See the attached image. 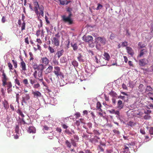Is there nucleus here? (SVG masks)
Instances as JSON below:
<instances>
[{"instance_id":"1","label":"nucleus","mask_w":153,"mask_h":153,"mask_svg":"<svg viewBox=\"0 0 153 153\" xmlns=\"http://www.w3.org/2000/svg\"><path fill=\"white\" fill-rule=\"evenodd\" d=\"M55 37L51 39L52 43L54 46L58 47L59 44V39L60 36L59 35V33H58L55 35Z\"/></svg>"},{"instance_id":"46","label":"nucleus","mask_w":153,"mask_h":153,"mask_svg":"<svg viewBox=\"0 0 153 153\" xmlns=\"http://www.w3.org/2000/svg\"><path fill=\"white\" fill-rule=\"evenodd\" d=\"M8 67L9 68L10 70H13V66L12 64L10 62H8Z\"/></svg>"},{"instance_id":"43","label":"nucleus","mask_w":153,"mask_h":153,"mask_svg":"<svg viewBox=\"0 0 153 153\" xmlns=\"http://www.w3.org/2000/svg\"><path fill=\"white\" fill-rule=\"evenodd\" d=\"M65 144L67 146V147L69 148H71V145L70 142L68 140H66L65 141Z\"/></svg>"},{"instance_id":"64","label":"nucleus","mask_w":153,"mask_h":153,"mask_svg":"<svg viewBox=\"0 0 153 153\" xmlns=\"http://www.w3.org/2000/svg\"><path fill=\"white\" fill-rule=\"evenodd\" d=\"M75 115L76 116V118H78L80 116L81 114L79 112H77L75 114Z\"/></svg>"},{"instance_id":"54","label":"nucleus","mask_w":153,"mask_h":153,"mask_svg":"<svg viewBox=\"0 0 153 153\" xmlns=\"http://www.w3.org/2000/svg\"><path fill=\"white\" fill-rule=\"evenodd\" d=\"M29 55L30 56V61L33 60V55L31 52H29Z\"/></svg>"},{"instance_id":"20","label":"nucleus","mask_w":153,"mask_h":153,"mask_svg":"<svg viewBox=\"0 0 153 153\" xmlns=\"http://www.w3.org/2000/svg\"><path fill=\"white\" fill-rule=\"evenodd\" d=\"M30 99V97L29 94H26L25 96L22 98V102L26 103V101Z\"/></svg>"},{"instance_id":"39","label":"nucleus","mask_w":153,"mask_h":153,"mask_svg":"<svg viewBox=\"0 0 153 153\" xmlns=\"http://www.w3.org/2000/svg\"><path fill=\"white\" fill-rule=\"evenodd\" d=\"M109 38L111 40L114 39L115 38V34L113 33H111L110 36Z\"/></svg>"},{"instance_id":"31","label":"nucleus","mask_w":153,"mask_h":153,"mask_svg":"<svg viewBox=\"0 0 153 153\" xmlns=\"http://www.w3.org/2000/svg\"><path fill=\"white\" fill-rule=\"evenodd\" d=\"M146 91L152 92L153 89L150 86H147L146 89Z\"/></svg>"},{"instance_id":"55","label":"nucleus","mask_w":153,"mask_h":153,"mask_svg":"<svg viewBox=\"0 0 153 153\" xmlns=\"http://www.w3.org/2000/svg\"><path fill=\"white\" fill-rule=\"evenodd\" d=\"M23 82L26 85L28 84V81L27 79H24L23 81Z\"/></svg>"},{"instance_id":"16","label":"nucleus","mask_w":153,"mask_h":153,"mask_svg":"<svg viewBox=\"0 0 153 153\" xmlns=\"http://www.w3.org/2000/svg\"><path fill=\"white\" fill-rule=\"evenodd\" d=\"M37 71L36 70L34 72L33 75L34 76V78L36 79H38L40 81L42 82V83H44V82H43V78L42 77V78H38L37 76Z\"/></svg>"},{"instance_id":"42","label":"nucleus","mask_w":153,"mask_h":153,"mask_svg":"<svg viewBox=\"0 0 153 153\" xmlns=\"http://www.w3.org/2000/svg\"><path fill=\"white\" fill-rule=\"evenodd\" d=\"M12 62L13 65L14 66L15 68H16L17 67V62L14 60H12Z\"/></svg>"},{"instance_id":"11","label":"nucleus","mask_w":153,"mask_h":153,"mask_svg":"<svg viewBox=\"0 0 153 153\" xmlns=\"http://www.w3.org/2000/svg\"><path fill=\"white\" fill-rule=\"evenodd\" d=\"M21 62L20 63V66L22 68V70L25 71L26 70V65L23 59L22 58H20Z\"/></svg>"},{"instance_id":"25","label":"nucleus","mask_w":153,"mask_h":153,"mask_svg":"<svg viewBox=\"0 0 153 153\" xmlns=\"http://www.w3.org/2000/svg\"><path fill=\"white\" fill-rule=\"evenodd\" d=\"M36 34L38 37L39 36L40 34H41V37H43L44 36V34L43 32V30H42L41 32V30H37Z\"/></svg>"},{"instance_id":"10","label":"nucleus","mask_w":153,"mask_h":153,"mask_svg":"<svg viewBox=\"0 0 153 153\" xmlns=\"http://www.w3.org/2000/svg\"><path fill=\"white\" fill-rule=\"evenodd\" d=\"M93 39L92 36H84L83 37V39L86 42H91L93 41Z\"/></svg>"},{"instance_id":"32","label":"nucleus","mask_w":153,"mask_h":153,"mask_svg":"<svg viewBox=\"0 0 153 153\" xmlns=\"http://www.w3.org/2000/svg\"><path fill=\"white\" fill-rule=\"evenodd\" d=\"M42 71H39L37 73V76L38 78H42Z\"/></svg>"},{"instance_id":"63","label":"nucleus","mask_w":153,"mask_h":153,"mask_svg":"<svg viewBox=\"0 0 153 153\" xmlns=\"http://www.w3.org/2000/svg\"><path fill=\"white\" fill-rule=\"evenodd\" d=\"M25 42L26 45H28L29 44V42L28 40V37H27L25 39Z\"/></svg>"},{"instance_id":"9","label":"nucleus","mask_w":153,"mask_h":153,"mask_svg":"<svg viewBox=\"0 0 153 153\" xmlns=\"http://www.w3.org/2000/svg\"><path fill=\"white\" fill-rule=\"evenodd\" d=\"M148 63V61L147 59L145 58H144L139 60V64L141 66H144L146 65Z\"/></svg>"},{"instance_id":"59","label":"nucleus","mask_w":153,"mask_h":153,"mask_svg":"<svg viewBox=\"0 0 153 153\" xmlns=\"http://www.w3.org/2000/svg\"><path fill=\"white\" fill-rule=\"evenodd\" d=\"M7 92L8 94L11 93L12 91V87L7 88Z\"/></svg>"},{"instance_id":"41","label":"nucleus","mask_w":153,"mask_h":153,"mask_svg":"<svg viewBox=\"0 0 153 153\" xmlns=\"http://www.w3.org/2000/svg\"><path fill=\"white\" fill-rule=\"evenodd\" d=\"M14 82L17 85L19 86H20L21 85L18 79L16 78L15 79Z\"/></svg>"},{"instance_id":"23","label":"nucleus","mask_w":153,"mask_h":153,"mask_svg":"<svg viewBox=\"0 0 153 153\" xmlns=\"http://www.w3.org/2000/svg\"><path fill=\"white\" fill-rule=\"evenodd\" d=\"M44 69V66L42 64L38 65L37 66L36 69L38 71H43Z\"/></svg>"},{"instance_id":"3","label":"nucleus","mask_w":153,"mask_h":153,"mask_svg":"<svg viewBox=\"0 0 153 153\" xmlns=\"http://www.w3.org/2000/svg\"><path fill=\"white\" fill-rule=\"evenodd\" d=\"M54 71L53 72L55 75L57 77L61 76L62 75V73L60 71V68L58 66L54 67Z\"/></svg>"},{"instance_id":"61","label":"nucleus","mask_w":153,"mask_h":153,"mask_svg":"<svg viewBox=\"0 0 153 153\" xmlns=\"http://www.w3.org/2000/svg\"><path fill=\"white\" fill-rule=\"evenodd\" d=\"M19 94L17 93L16 94V101L18 103H19Z\"/></svg>"},{"instance_id":"62","label":"nucleus","mask_w":153,"mask_h":153,"mask_svg":"<svg viewBox=\"0 0 153 153\" xmlns=\"http://www.w3.org/2000/svg\"><path fill=\"white\" fill-rule=\"evenodd\" d=\"M93 131L95 135H99L100 134V133L99 132L96 130H94Z\"/></svg>"},{"instance_id":"12","label":"nucleus","mask_w":153,"mask_h":153,"mask_svg":"<svg viewBox=\"0 0 153 153\" xmlns=\"http://www.w3.org/2000/svg\"><path fill=\"white\" fill-rule=\"evenodd\" d=\"M129 145L128 144H126V145L123 146V151H122L120 153H130V152L129 150L128 147Z\"/></svg>"},{"instance_id":"4","label":"nucleus","mask_w":153,"mask_h":153,"mask_svg":"<svg viewBox=\"0 0 153 153\" xmlns=\"http://www.w3.org/2000/svg\"><path fill=\"white\" fill-rule=\"evenodd\" d=\"M40 61L41 63V64L45 66L48 65L49 62V59L46 57H42Z\"/></svg>"},{"instance_id":"15","label":"nucleus","mask_w":153,"mask_h":153,"mask_svg":"<svg viewBox=\"0 0 153 153\" xmlns=\"http://www.w3.org/2000/svg\"><path fill=\"white\" fill-rule=\"evenodd\" d=\"M126 49L128 53L131 56H132L134 55V52L132 48L130 47H126Z\"/></svg>"},{"instance_id":"2","label":"nucleus","mask_w":153,"mask_h":153,"mask_svg":"<svg viewBox=\"0 0 153 153\" xmlns=\"http://www.w3.org/2000/svg\"><path fill=\"white\" fill-rule=\"evenodd\" d=\"M1 72L2 73V77H1V81H2V84L4 85L6 83V82H8L7 81L9 80V78L6 76L4 70H2Z\"/></svg>"},{"instance_id":"27","label":"nucleus","mask_w":153,"mask_h":153,"mask_svg":"<svg viewBox=\"0 0 153 153\" xmlns=\"http://www.w3.org/2000/svg\"><path fill=\"white\" fill-rule=\"evenodd\" d=\"M101 107L102 105L100 102H98L97 103L96 108L99 111H102V110L101 108Z\"/></svg>"},{"instance_id":"24","label":"nucleus","mask_w":153,"mask_h":153,"mask_svg":"<svg viewBox=\"0 0 153 153\" xmlns=\"http://www.w3.org/2000/svg\"><path fill=\"white\" fill-rule=\"evenodd\" d=\"M3 104L4 108L7 110L9 108V105L7 101L5 100L3 102Z\"/></svg>"},{"instance_id":"49","label":"nucleus","mask_w":153,"mask_h":153,"mask_svg":"<svg viewBox=\"0 0 153 153\" xmlns=\"http://www.w3.org/2000/svg\"><path fill=\"white\" fill-rule=\"evenodd\" d=\"M112 111L113 112H112V114H116L118 116L120 115V112L119 111H115L114 110H112Z\"/></svg>"},{"instance_id":"21","label":"nucleus","mask_w":153,"mask_h":153,"mask_svg":"<svg viewBox=\"0 0 153 153\" xmlns=\"http://www.w3.org/2000/svg\"><path fill=\"white\" fill-rule=\"evenodd\" d=\"M3 86L4 87H7V88L12 87V85L11 82L10 81H8L7 82H6V83L4 85L2 84Z\"/></svg>"},{"instance_id":"33","label":"nucleus","mask_w":153,"mask_h":153,"mask_svg":"<svg viewBox=\"0 0 153 153\" xmlns=\"http://www.w3.org/2000/svg\"><path fill=\"white\" fill-rule=\"evenodd\" d=\"M29 80L30 83L31 85H33L34 83H35L36 80L35 79H33L32 77H30Z\"/></svg>"},{"instance_id":"8","label":"nucleus","mask_w":153,"mask_h":153,"mask_svg":"<svg viewBox=\"0 0 153 153\" xmlns=\"http://www.w3.org/2000/svg\"><path fill=\"white\" fill-rule=\"evenodd\" d=\"M147 53V50L146 48L141 49L140 50V53L137 56V58H138L146 54Z\"/></svg>"},{"instance_id":"29","label":"nucleus","mask_w":153,"mask_h":153,"mask_svg":"<svg viewBox=\"0 0 153 153\" xmlns=\"http://www.w3.org/2000/svg\"><path fill=\"white\" fill-rule=\"evenodd\" d=\"M104 56L105 58V60H106L108 61L110 59V56L109 54L107 53H105Z\"/></svg>"},{"instance_id":"6","label":"nucleus","mask_w":153,"mask_h":153,"mask_svg":"<svg viewBox=\"0 0 153 153\" xmlns=\"http://www.w3.org/2000/svg\"><path fill=\"white\" fill-rule=\"evenodd\" d=\"M96 41H97L98 43H100L103 45H105L106 42V40L104 37H97L96 38Z\"/></svg>"},{"instance_id":"14","label":"nucleus","mask_w":153,"mask_h":153,"mask_svg":"<svg viewBox=\"0 0 153 153\" xmlns=\"http://www.w3.org/2000/svg\"><path fill=\"white\" fill-rule=\"evenodd\" d=\"M53 69V67L50 65L44 71V73L45 74H48L50 73L52 71Z\"/></svg>"},{"instance_id":"60","label":"nucleus","mask_w":153,"mask_h":153,"mask_svg":"<svg viewBox=\"0 0 153 153\" xmlns=\"http://www.w3.org/2000/svg\"><path fill=\"white\" fill-rule=\"evenodd\" d=\"M43 130H48L49 129V127L46 125H45L43 126Z\"/></svg>"},{"instance_id":"40","label":"nucleus","mask_w":153,"mask_h":153,"mask_svg":"<svg viewBox=\"0 0 153 153\" xmlns=\"http://www.w3.org/2000/svg\"><path fill=\"white\" fill-rule=\"evenodd\" d=\"M73 137L74 138V140L76 141V142H79V138L78 136L77 135H74L73 136Z\"/></svg>"},{"instance_id":"48","label":"nucleus","mask_w":153,"mask_h":153,"mask_svg":"<svg viewBox=\"0 0 153 153\" xmlns=\"http://www.w3.org/2000/svg\"><path fill=\"white\" fill-rule=\"evenodd\" d=\"M60 4L61 5H64L66 4V1H67V0L62 1V0H59Z\"/></svg>"},{"instance_id":"50","label":"nucleus","mask_w":153,"mask_h":153,"mask_svg":"<svg viewBox=\"0 0 153 153\" xmlns=\"http://www.w3.org/2000/svg\"><path fill=\"white\" fill-rule=\"evenodd\" d=\"M97 149L100 150L101 152H103L104 151L101 145H98L97 147Z\"/></svg>"},{"instance_id":"17","label":"nucleus","mask_w":153,"mask_h":153,"mask_svg":"<svg viewBox=\"0 0 153 153\" xmlns=\"http://www.w3.org/2000/svg\"><path fill=\"white\" fill-rule=\"evenodd\" d=\"M64 52L63 50H62L60 51H58L55 55V56H57L58 58H59L62 56L63 55Z\"/></svg>"},{"instance_id":"52","label":"nucleus","mask_w":153,"mask_h":153,"mask_svg":"<svg viewBox=\"0 0 153 153\" xmlns=\"http://www.w3.org/2000/svg\"><path fill=\"white\" fill-rule=\"evenodd\" d=\"M61 126L64 129H67L68 127V126L63 123H62Z\"/></svg>"},{"instance_id":"36","label":"nucleus","mask_w":153,"mask_h":153,"mask_svg":"<svg viewBox=\"0 0 153 153\" xmlns=\"http://www.w3.org/2000/svg\"><path fill=\"white\" fill-rule=\"evenodd\" d=\"M82 57L81 54V53H79L77 58L79 61L82 62L83 61V60L82 58Z\"/></svg>"},{"instance_id":"37","label":"nucleus","mask_w":153,"mask_h":153,"mask_svg":"<svg viewBox=\"0 0 153 153\" xmlns=\"http://www.w3.org/2000/svg\"><path fill=\"white\" fill-rule=\"evenodd\" d=\"M17 113L22 117H24V115L23 113L22 112L20 109H18L17 111Z\"/></svg>"},{"instance_id":"13","label":"nucleus","mask_w":153,"mask_h":153,"mask_svg":"<svg viewBox=\"0 0 153 153\" xmlns=\"http://www.w3.org/2000/svg\"><path fill=\"white\" fill-rule=\"evenodd\" d=\"M32 93L33 94V97L34 98H38L39 97H40L41 96V93L38 91H33Z\"/></svg>"},{"instance_id":"38","label":"nucleus","mask_w":153,"mask_h":153,"mask_svg":"<svg viewBox=\"0 0 153 153\" xmlns=\"http://www.w3.org/2000/svg\"><path fill=\"white\" fill-rule=\"evenodd\" d=\"M48 48L51 53H53L55 52L54 49L50 46H49Z\"/></svg>"},{"instance_id":"7","label":"nucleus","mask_w":153,"mask_h":153,"mask_svg":"<svg viewBox=\"0 0 153 153\" xmlns=\"http://www.w3.org/2000/svg\"><path fill=\"white\" fill-rule=\"evenodd\" d=\"M33 4L34 6V11L36 15H38V14L39 13L38 8L40 7V6H39L38 2L36 1H34L33 2Z\"/></svg>"},{"instance_id":"22","label":"nucleus","mask_w":153,"mask_h":153,"mask_svg":"<svg viewBox=\"0 0 153 153\" xmlns=\"http://www.w3.org/2000/svg\"><path fill=\"white\" fill-rule=\"evenodd\" d=\"M117 107L119 109H121L123 108V104L122 103V102L121 100H119L117 102Z\"/></svg>"},{"instance_id":"30","label":"nucleus","mask_w":153,"mask_h":153,"mask_svg":"<svg viewBox=\"0 0 153 153\" xmlns=\"http://www.w3.org/2000/svg\"><path fill=\"white\" fill-rule=\"evenodd\" d=\"M25 21H24L23 23H22L21 25L20 26L21 27V30L22 31L25 29Z\"/></svg>"},{"instance_id":"18","label":"nucleus","mask_w":153,"mask_h":153,"mask_svg":"<svg viewBox=\"0 0 153 153\" xmlns=\"http://www.w3.org/2000/svg\"><path fill=\"white\" fill-rule=\"evenodd\" d=\"M39 10L40 12H39V14L38 15L39 16H44V7L42 5L40 6V7L39 8Z\"/></svg>"},{"instance_id":"56","label":"nucleus","mask_w":153,"mask_h":153,"mask_svg":"<svg viewBox=\"0 0 153 153\" xmlns=\"http://www.w3.org/2000/svg\"><path fill=\"white\" fill-rule=\"evenodd\" d=\"M38 65L36 63H34L32 66L33 69L35 70H36L37 67V66H38Z\"/></svg>"},{"instance_id":"47","label":"nucleus","mask_w":153,"mask_h":153,"mask_svg":"<svg viewBox=\"0 0 153 153\" xmlns=\"http://www.w3.org/2000/svg\"><path fill=\"white\" fill-rule=\"evenodd\" d=\"M149 132L151 135L153 134V127H150L149 128Z\"/></svg>"},{"instance_id":"51","label":"nucleus","mask_w":153,"mask_h":153,"mask_svg":"<svg viewBox=\"0 0 153 153\" xmlns=\"http://www.w3.org/2000/svg\"><path fill=\"white\" fill-rule=\"evenodd\" d=\"M128 45V42L126 41H124L122 43V46L123 47L127 46Z\"/></svg>"},{"instance_id":"19","label":"nucleus","mask_w":153,"mask_h":153,"mask_svg":"<svg viewBox=\"0 0 153 153\" xmlns=\"http://www.w3.org/2000/svg\"><path fill=\"white\" fill-rule=\"evenodd\" d=\"M36 129L33 126H30L28 128L27 131L30 133H35L36 132Z\"/></svg>"},{"instance_id":"26","label":"nucleus","mask_w":153,"mask_h":153,"mask_svg":"<svg viewBox=\"0 0 153 153\" xmlns=\"http://www.w3.org/2000/svg\"><path fill=\"white\" fill-rule=\"evenodd\" d=\"M138 90L139 91L142 92L145 89V87L144 85L142 84H140L138 87Z\"/></svg>"},{"instance_id":"5","label":"nucleus","mask_w":153,"mask_h":153,"mask_svg":"<svg viewBox=\"0 0 153 153\" xmlns=\"http://www.w3.org/2000/svg\"><path fill=\"white\" fill-rule=\"evenodd\" d=\"M62 20L65 22H68L69 24L71 25L73 23V21L69 17H66L65 15H63L62 16Z\"/></svg>"},{"instance_id":"57","label":"nucleus","mask_w":153,"mask_h":153,"mask_svg":"<svg viewBox=\"0 0 153 153\" xmlns=\"http://www.w3.org/2000/svg\"><path fill=\"white\" fill-rule=\"evenodd\" d=\"M40 86L39 84V83H37L36 84H35L34 85L33 87L34 88H39L40 87Z\"/></svg>"},{"instance_id":"28","label":"nucleus","mask_w":153,"mask_h":153,"mask_svg":"<svg viewBox=\"0 0 153 153\" xmlns=\"http://www.w3.org/2000/svg\"><path fill=\"white\" fill-rule=\"evenodd\" d=\"M139 48V49L143 48H146V45L144 43H142L141 42H139L138 44Z\"/></svg>"},{"instance_id":"44","label":"nucleus","mask_w":153,"mask_h":153,"mask_svg":"<svg viewBox=\"0 0 153 153\" xmlns=\"http://www.w3.org/2000/svg\"><path fill=\"white\" fill-rule=\"evenodd\" d=\"M71 64L74 67L78 66V63L75 60H74L71 63Z\"/></svg>"},{"instance_id":"53","label":"nucleus","mask_w":153,"mask_h":153,"mask_svg":"<svg viewBox=\"0 0 153 153\" xmlns=\"http://www.w3.org/2000/svg\"><path fill=\"white\" fill-rule=\"evenodd\" d=\"M151 118V116L149 114H146L144 116V118L145 119H149Z\"/></svg>"},{"instance_id":"34","label":"nucleus","mask_w":153,"mask_h":153,"mask_svg":"<svg viewBox=\"0 0 153 153\" xmlns=\"http://www.w3.org/2000/svg\"><path fill=\"white\" fill-rule=\"evenodd\" d=\"M71 143L72 144V145L76 147V141L74 140L73 139H71Z\"/></svg>"},{"instance_id":"45","label":"nucleus","mask_w":153,"mask_h":153,"mask_svg":"<svg viewBox=\"0 0 153 153\" xmlns=\"http://www.w3.org/2000/svg\"><path fill=\"white\" fill-rule=\"evenodd\" d=\"M53 62L54 65H58L59 63L58 61L56 59H53Z\"/></svg>"},{"instance_id":"35","label":"nucleus","mask_w":153,"mask_h":153,"mask_svg":"<svg viewBox=\"0 0 153 153\" xmlns=\"http://www.w3.org/2000/svg\"><path fill=\"white\" fill-rule=\"evenodd\" d=\"M71 45L74 51H76L78 49V46L76 43H75L74 44H71Z\"/></svg>"},{"instance_id":"58","label":"nucleus","mask_w":153,"mask_h":153,"mask_svg":"<svg viewBox=\"0 0 153 153\" xmlns=\"http://www.w3.org/2000/svg\"><path fill=\"white\" fill-rule=\"evenodd\" d=\"M102 7V5L99 4H98V6L96 8V10H98L100 9H101Z\"/></svg>"}]
</instances>
